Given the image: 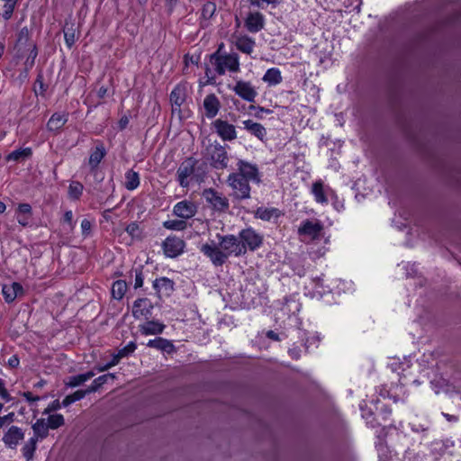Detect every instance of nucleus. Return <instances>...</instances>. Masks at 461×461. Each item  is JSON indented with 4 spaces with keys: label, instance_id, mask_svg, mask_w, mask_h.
<instances>
[{
    "label": "nucleus",
    "instance_id": "f257e3e1",
    "mask_svg": "<svg viewBox=\"0 0 461 461\" xmlns=\"http://www.w3.org/2000/svg\"><path fill=\"white\" fill-rule=\"evenodd\" d=\"M218 242L211 240L200 247V251L209 258L214 267L224 265L230 256L240 257L245 255L243 245L238 237L232 234L216 235Z\"/></svg>",
    "mask_w": 461,
    "mask_h": 461
},
{
    "label": "nucleus",
    "instance_id": "f03ea898",
    "mask_svg": "<svg viewBox=\"0 0 461 461\" xmlns=\"http://www.w3.org/2000/svg\"><path fill=\"white\" fill-rule=\"evenodd\" d=\"M224 44L221 43L215 52L210 55V63L215 73L223 76L226 73L235 74L240 71V57L236 52L222 51Z\"/></svg>",
    "mask_w": 461,
    "mask_h": 461
},
{
    "label": "nucleus",
    "instance_id": "7ed1b4c3",
    "mask_svg": "<svg viewBox=\"0 0 461 461\" xmlns=\"http://www.w3.org/2000/svg\"><path fill=\"white\" fill-rule=\"evenodd\" d=\"M226 182L231 188L232 194L236 199L247 200L250 198V180L232 172L228 176Z\"/></svg>",
    "mask_w": 461,
    "mask_h": 461
},
{
    "label": "nucleus",
    "instance_id": "20e7f679",
    "mask_svg": "<svg viewBox=\"0 0 461 461\" xmlns=\"http://www.w3.org/2000/svg\"><path fill=\"white\" fill-rule=\"evenodd\" d=\"M206 152L213 168L222 170L228 167L229 156L224 146L215 141L206 148Z\"/></svg>",
    "mask_w": 461,
    "mask_h": 461
},
{
    "label": "nucleus",
    "instance_id": "39448f33",
    "mask_svg": "<svg viewBox=\"0 0 461 461\" xmlns=\"http://www.w3.org/2000/svg\"><path fill=\"white\" fill-rule=\"evenodd\" d=\"M197 160L193 157L186 158L178 167L176 171V179L181 187H187L190 185V179L194 175Z\"/></svg>",
    "mask_w": 461,
    "mask_h": 461
},
{
    "label": "nucleus",
    "instance_id": "423d86ee",
    "mask_svg": "<svg viewBox=\"0 0 461 461\" xmlns=\"http://www.w3.org/2000/svg\"><path fill=\"white\" fill-rule=\"evenodd\" d=\"M239 240L243 245L245 253L249 249L251 251L258 249L263 243V236L252 228H247L240 231Z\"/></svg>",
    "mask_w": 461,
    "mask_h": 461
},
{
    "label": "nucleus",
    "instance_id": "0eeeda50",
    "mask_svg": "<svg viewBox=\"0 0 461 461\" xmlns=\"http://www.w3.org/2000/svg\"><path fill=\"white\" fill-rule=\"evenodd\" d=\"M234 173L250 180L252 183H261V175L258 167L247 160L239 159L237 161V168Z\"/></svg>",
    "mask_w": 461,
    "mask_h": 461
},
{
    "label": "nucleus",
    "instance_id": "6e6552de",
    "mask_svg": "<svg viewBox=\"0 0 461 461\" xmlns=\"http://www.w3.org/2000/svg\"><path fill=\"white\" fill-rule=\"evenodd\" d=\"M231 90L248 103H254L258 96V91L250 81L237 79Z\"/></svg>",
    "mask_w": 461,
    "mask_h": 461
},
{
    "label": "nucleus",
    "instance_id": "1a4fd4ad",
    "mask_svg": "<svg viewBox=\"0 0 461 461\" xmlns=\"http://www.w3.org/2000/svg\"><path fill=\"white\" fill-rule=\"evenodd\" d=\"M185 242L176 236H168L162 243L164 254L167 258H176L184 252Z\"/></svg>",
    "mask_w": 461,
    "mask_h": 461
},
{
    "label": "nucleus",
    "instance_id": "9d476101",
    "mask_svg": "<svg viewBox=\"0 0 461 461\" xmlns=\"http://www.w3.org/2000/svg\"><path fill=\"white\" fill-rule=\"evenodd\" d=\"M212 127L218 136L224 141H231L237 139L235 126L227 121L217 119L212 122Z\"/></svg>",
    "mask_w": 461,
    "mask_h": 461
},
{
    "label": "nucleus",
    "instance_id": "9b49d317",
    "mask_svg": "<svg viewBox=\"0 0 461 461\" xmlns=\"http://www.w3.org/2000/svg\"><path fill=\"white\" fill-rule=\"evenodd\" d=\"M203 196L212 208L219 212H225L229 209L228 199L212 188L203 191Z\"/></svg>",
    "mask_w": 461,
    "mask_h": 461
},
{
    "label": "nucleus",
    "instance_id": "f8f14e48",
    "mask_svg": "<svg viewBox=\"0 0 461 461\" xmlns=\"http://www.w3.org/2000/svg\"><path fill=\"white\" fill-rule=\"evenodd\" d=\"M25 433L23 429L18 426L11 425L3 436L4 444L11 449H15L22 440H23Z\"/></svg>",
    "mask_w": 461,
    "mask_h": 461
},
{
    "label": "nucleus",
    "instance_id": "ddd939ff",
    "mask_svg": "<svg viewBox=\"0 0 461 461\" xmlns=\"http://www.w3.org/2000/svg\"><path fill=\"white\" fill-rule=\"evenodd\" d=\"M196 212L197 206L194 202L188 200L178 202L173 207L174 215L183 220L193 218Z\"/></svg>",
    "mask_w": 461,
    "mask_h": 461
},
{
    "label": "nucleus",
    "instance_id": "4468645a",
    "mask_svg": "<svg viewBox=\"0 0 461 461\" xmlns=\"http://www.w3.org/2000/svg\"><path fill=\"white\" fill-rule=\"evenodd\" d=\"M153 305L148 298H139L132 305V315L135 319H149L152 314Z\"/></svg>",
    "mask_w": 461,
    "mask_h": 461
},
{
    "label": "nucleus",
    "instance_id": "2eb2a0df",
    "mask_svg": "<svg viewBox=\"0 0 461 461\" xmlns=\"http://www.w3.org/2000/svg\"><path fill=\"white\" fill-rule=\"evenodd\" d=\"M322 230L323 225L320 221L305 220L301 223L300 227L298 228V234L300 236L309 237L312 240H316L319 238Z\"/></svg>",
    "mask_w": 461,
    "mask_h": 461
},
{
    "label": "nucleus",
    "instance_id": "dca6fc26",
    "mask_svg": "<svg viewBox=\"0 0 461 461\" xmlns=\"http://www.w3.org/2000/svg\"><path fill=\"white\" fill-rule=\"evenodd\" d=\"M203 106L204 109V115L208 119H212L220 111L221 102L215 94H209L204 97Z\"/></svg>",
    "mask_w": 461,
    "mask_h": 461
},
{
    "label": "nucleus",
    "instance_id": "f3484780",
    "mask_svg": "<svg viewBox=\"0 0 461 461\" xmlns=\"http://www.w3.org/2000/svg\"><path fill=\"white\" fill-rule=\"evenodd\" d=\"M265 25V19L259 12L249 13L245 20V27L249 32L256 33Z\"/></svg>",
    "mask_w": 461,
    "mask_h": 461
},
{
    "label": "nucleus",
    "instance_id": "a211bd4d",
    "mask_svg": "<svg viewBox=\"0 0 461 461\" xmlns=\"http://www.w3.org/2000/svg\"><path fill=\"white\" fill-rule=\"evenodd\" d=\"M23 293V288L22 285L17 282L6 284L2 286V294L7 303H13L15 298Z\"/></svg>",
    "mask_w": 461,
    "mask_h": 461
},
{
    "label": "nucleus",
    "instance_id": "6ab92c4d",
    "mask_svg": "<svg viewBox=\"0 0 461 461\" xmlns=\"http://www.w3.org/2000/svg\"><path fill=\"white\" fill-rule=\"evenodd\" d=\"M234 44L236 48L248 55H250L256 46L255 41L248 35L234 36Z\"/></svg>",
    "mask_w": 461,
    "mask_h": 461
},
{
    "label": "nucleus",
    "instance_id": "aec40b11",
    "mask_svg": "<svg viewBox=\"0 0 461 461\" xmlns=\"http://www.w3.org/2000/svg\"><path fill=\"white\" fill-rule=\"evenodd\" d=\"M68 120V113H55L47 122V129L50 131L58 133Z\"/></svg>",
    "mask_w": 461,
    "mask_h": 461
},
{
    "label": "nucleus",
    "instance_id": "412c9836",
    "mask_svg": "<svg viewBox=\"0 0 461 461\" xmlns=\"http://www.w3.org/2000/svg\"><path fill=\"white\" fill-rule=\"evenodd\" d=\"M165 328V324L158 321H149L139 326L141 334L146 336L161 334Z\"/></svg>",
    "mask_w": 461,
    "mask_h": 461
},
{
    "label": "nucleus",
    "instance_id": "4be33fe9",
    "mask_svg": "<svg viewBox=\"0 0 461 461\" xmlns=\"http://www.w3.org/2000/svg\"><path fill=\"white\" fill-rule=\"evenodd\" d=\"M242 124L246 131L257 137L258 140H263L266 138L267 130L261 123L256 122L252 120H245L242 122Z\"/></svg>",
    "mask_w": 461,
    "mask_h": 461
},
{
    "label": "nucleus",
    "instance_id": "5701e85b",
    "mask_svg": "<svg viewBox=\"0 0 461 461\" xmlns=\"http://www.w3.org/2000/svg\"><path fill=\"white\" fill-rule=\"evenodd\" d=\"M147 346L168 354L174 352L176 349L175 346L170 340L162 337H157L153 339H149L147 343Z\"/></svg>",
    "mask_w": 461,
    "mask_h": 461
},
{
    "label": "nucleus",
    "instance_id": "b1692460",
    "mask_svg": "<svg viewBox=\"0 0 461 461\" xmlns=\"http://www.w3.org/2000/svg\"><path fill=\"white\" fill-rule=\"evenodd\" d=\"M282 215L279 209L274 207H258L255 212V217L262 221H269L273 219H278Z\"/></svg>",
    "mask_w": 461,
    "mask_h": 461
},
{
    "label": "nucleus",
    "instance_id": "393cba45",
    "mask_svg": "<svg viewBox=\"0 0 461 461\" xmlns=\"http://www.w3.org/2000/svg\"><path fill=\"white\" fill-rule=\"evenodd\" d=\"M33 436L36 440L41 441L49 435V426L45 419H38L32 426Z\"/></svg>",
    "mask_w": 461,
    "mask_h": 461
},
{
    "label": "nucleus",
    "instance_id": "a878e982",
    "mask_svg": "<svg viewBox=\"0 0 461 461\" xmlns=\"http://www.w3.org/2000/svg\"><path fill=\"white\" fill-rule=\"evenodd\" d=\"M153 287L158 294L169 295L174 291V282L167 277L157 278L153 283Z\"/></svg>",
    "mask_w": 461,
    "mask_h": 461
},
{
    "label": "nucleus",
    "instance_id": "bb28decb",
    "mask_svg": "<svg viewBox=\"0 0 461 461\" xmlns=\"http://www.w3.org/2000/svg\"><path fill=\"white\" fill-rule=\"evenodd\" d=\"M106 154L105 149L104 145L101 143L97 145L95 149L91 152L88 159V165L91 168V170H95L100 164V162L103 160Z\"/></svg>",
    "mask_w": 461,
    "mask_h": 461
},
{
    "label": "nucleus",
    "instance_id": "cd10ccee",
    "mask_svg": "<svg viewBox=\"0 0 461 461\" xmlns=\"http://www.w3.org/2000/svg\"><path fill=\"white\" fill-rule=\"evenodd\" d=\"M262 80L270 86L280 84L283 80L280 69L277 68H268L263 76Z\"/></svg>",
    "mask_w": 461,
    "mask_h": 461
},
{
    "label": "nucleus",
    "instance_id": "c85d7f7f",
    "mask_svg": "<svg viewBox=\"0 0 461 461\" xmlns=\"http://www.w3.org/2000/svg\"><path fill=\"white\" fill-rule=\"evenodd\" d=\"M185 87L181 85H177L170 94V102L172 106L179 108L185 100Z\"/></svg>",
    "mask_w": 461,
    "mask_h": 461
},
{
    "label": "nucleus",
    "instance_id": "c756f323",
    "mask_svg": "<svg viewBox=\"0 0 461 461\" xmlns=\"http://www.w3.org/2000/svg\"><path fill=\"white\" fill-rule=\"evenodd\" d=\"M38 440L31 437L23 446L21 451L26 461H32L37 449Z\"/></svg>",
    "mask_w": 461,
    "mask_h": 461
},
{
    "label": "nucleus",
    "instance_id": "7c9ffc66",
    "mask_svg": "<svg viewBox=\"0 0 461 461\" xmlns=\"http://www.w3.org/2000/svg\"><path fill=\"white\" fill-rule=\"evenodd\" d=\"M64 39L66 45L70 49L78 39V33L77 34L75 25L73 23H66L63 29Z\"/></svg>",
    "mask_w": 461,
    "mask_h": 461
},
{
    "label": "nucleus",
    "instance_id": "2f4dec72",
    "mask_svg": "<svg viewBox=\"0 0 461 461\" xmlns=\"http://www.w3.org/2000/svg\"><path fill=\"white\" fill-rule=\"evenodd\" d=\"M32 154L31 148H23L18 149L11 153H9L6 157L7 161H23L29 158Z\"/></svg>",
    "mask_w": 461,
    "mask_h": 461
},
{
    "label": "nucleus",
    "instance_id": "473e14b6",
    "mask_svg": "<svg viewBox=\"0 0 461 461\" xmlns=\"http://www.w3.org/2000/svg\"><path fill=\"white\" fill-rule=\"evenodd\" d=\"M140 185V176L137 172L132 169L128 170L125 173V183L124 186L127 190H135Z\"/></svg>",
    "mask_w": 461,
    "mask_h": 461
},
{
    "label": "nucleus",
    "instance_id": "72a5a7b5",
    "mask_svg": "<svg viewBox=\"0 0 461 461\" xmlns=\"http://www.w3.org/2000/svg\"><path fill=\"white\" fill-rule=\"evenodd\" d=\"M127 283L123 280H117L112 285V296L115 300H121L123 298L127 291Z\"/></svg>",
    "mask_w": 461,
    "mask_h": 461
},
{
    "label": "nucleus",
    "instance_id": "f704fd0d",
    "mask_svg": "<svg viewBox=\"0 0 461 461\" xmlns=\"http://www.w3.org/2000/svg\"><path fill=\"white\" fill-rule=\"evenodd\" d=\"M114 377H115V375L113 374H111V373L100 375L97 378H95L93 381L92 384L86 390H85V391L87 392V393H95L104 384H105L108 381V379H110V378L113 379Z\"/></svg>",
    "mask_w": 461,
    "mask_h": 461
},
{
    "label": "nucleus",
    "instance_id": "c9c22d12",
    "mask_svg": "<svg viewBox=\"0 0 461 461\" xmlns=\"http://www.w3.org/2000/svg\"><path fill=\"white\" fill-rule=\"evenodd\" d=\"M312 192L317 203H325L328 202V199L324 194L323 185L321 182L313 183Z\"/></svg>",
    "mask_w": 461,
    "mask_h": 461
},
{
    "label": "nucleus",
    "instance_id": "e433bc0d",
    "mask_svg": "<svg viewBox=\"0 0 461 461\" xmlns=\"http://www.w3.org/2000/svg\"><path fill=\"white\" fill-rule=\"evenodd\" d=\"M163 227L171 230H184L187 227L185 220H167L163 222Z\"/></svg>",
    "mask_w": 461,
    "mask_h": 461
},
{
    "label": "nucleus",
    "instance_id": "4c0bfd02",
    "mask_svg": "<svg viewBox=\"0 0 461 461\" xmlns=\"http://www.w3.org/2000/svg\"><path fill=\"white\" fill-rule=\"evenodd\" d=\"M87 394V392L85 390H77L72 394L67 395L62 401V406L68 407L73 402L83 399Z\"/></svg>",
    "mask_w": 461,
    "mask_h": 461
},
{
    "label": "nucleus",
    "instance_id": "58836bf2",
    "mask_svg": "<svg viewBox=\"0 0 461 461\" xmlns=\"http://www.w3.org/2000/svg\"><path fill=\"white\" fill-rule=\"evenodd\" d=\"M84 186L80 182L72 181L68 186V195L71 199L77 200L83 193Z\"/></svg>",
    "mask_w": 461,
    "mask_h": 461
},
{
    "label": "nucleus",
    "instance_id": "ea45409f",
    "mask_svg": "<svg viewBox=\"0 0 461 461\" xmlns=\"http://www.w3.org/2000/svg\"><path fill=\"white\" fill-rule=\"evenodd\" d=\"M46 422L50 429H56L61 427L64 424L65 420L62 414H53L49 416Z\"/></svg>",
    "mask_w": 461,
    "mask_h": 461
},
{
    "label": "nucleus",
    "instance_id": "a19ab883",
    "mask_svg": "<svg viewBox=\"0 0 461 461\" xmlns=\"http://www.w3.org/2000/svg\"><path fill=\"white\" fill-rule=\"evenodd\" d=\"M136 348H137V346H136L135 342H133V341L129 342L125 347H123L118 350V352L116 353L117 357L122 359L123 357H128L129 355L132 354L135 351Z\"/></svg>",
    "mask_w": 461,
    "mask_h": 461
},
{
    "label": "nucleus",
    "instance_id": "79ce46f5",
    "mask_svg": "<svg viewBox=\"0 0 461 461\" xmlns=\"http://www.w3.org/2000/svg\"><path fill=\"white\" fill-rule=\"evenodd\" d=\"M30 41V32L26 27L20 30L17 37V45L22 48L25 47Z\"/></svg>",
    "mask_w": 461,
    "mask_h": 461
},
{
    "label": "nucleus",
    "instance_id": "37998d69",
    "mask_svg": "<svg viewBox=\"0 0 461 461\" xmlns=\"http://www.w3.org/2000/svg\"><path fill=\"white\" fill-rule=\"evenodd\" d=\"M126 231L133 239H140L141 237V230L137 222H131L126 227Z\"/></svg>",
    "mask_w": 461,
    "mask_h": 461
},
{
    "label": "nucleus",
    "instance_id": "c03bdc74",
    "mask_svg": "<svg viewBox=\"0 0 461 461\" xmlns=\"http://www.w3.org/2000/svg\"><path fill=\"white\" fill-rule=\"evenodd\" d=\"M85 383L82 374L69 377L66 384L69 387H77Z\"/></svg>",
    "mask_w": 461,
    "mask_h": 461
},
{
    "label": "nucleus",
    "instance_id": "a18cd8bd",
    "mask_svg": "<svg viewBox=\"0 0 461 461\" xmlns=\"http://www.w3.org/2000/svg\"><path fill=\"white\" fill-rule=\"evenodd\" d=\"M215 5L212 3H207L203 7V16L205 18H211L215 12Z\"/></svg>",
    "mask_w": 461,
    "mask_h": 461
},
{
    "label": "nucleus",
    "instance_id": "49530a36",
    "mask_svg": "<svg viewBox=\"0 0 461 461\" xmlns=\"http://www.w3.org/2000/svg\"><path fill=\"white\" fill-rule=\"evenodd\" d=\"M15 5H16V2H5V5L4 6L5 11H4V14H3V17L5 20H8V19L11 18V16L13 14V12L14 10Z\"/></svg>",
    "mask_w": 461,
    "mask_h": 461
},
{
    "label": "nucleus",
    "instance_id": "de8ad7c7",
    "mask_svg": "<svg viewBox=\"0 0 461 461\" xmlns=\"http://www.w3.org/2000/svg\"><path fill=\"white\" fill-rule=\"evenodd\" d=\"M81 230L84 237L89 236L92 230V222L87 219H84L81 221Z\"/></svg>",
    "mask_w": 461,
    "mask_h": 461
},
{
    "label": "nucleus",
    "instance_id": "09e8293b",
    "mask_svg": "<svg viewBox=\"0 0 461 461\" xmlns=\"http://www.w3.org/2000/svg\"><path fill=\"white\" fill-rule=\"evenodd\" d=\"M19 214L32 216V206L29 203H20L17 207Z\"/></svg>",
    "mask_w": 461,
    "mask_h": 461
},
{
    "label": "nucleus",
    "instance_id": "8fccbe9b",
    "mask_svg": "<svg viewBox=\"0 0 461 461\" xmlns=\"http://www.w3.org/2000/svg\"><path fill=\"white\" fill-rule=\"evenodd\" d=\"M143 285V275L140 269L135 270L134 288H140Z\"/></svg>",
    "mask_w": 461,
    "mask_h": 461
},
{
    "label": "nucleus",
    "instance_id": "3c124183",
    "mask_svg": "<svg viewBox=\"0 0 461 461\" xmlns=\"http://www.w3.org/2000/svg\"><path fill=\"white\" fill-rule=\"evenodd\" d=\"M251 5L257 6V7H262L264 4L270 5V4H276V0H249Z\"/></svg>",
    "mask_w": 461,
    "mask_h": 461
},
{
    "label": "nucleus",
    "instance_id": "603ef678",
    "mask_svg": "<svg viewBox=\"0 0 461 461\" xmlns=\"http://www.w3.org/2000/svg\"><path fill=\"white\" fill-rule=\"evenodd\" d=\"M64 221L68 223L72 230L74 228L73 223V212L72 211H67L64 214Z\"/></svg>",
    "mask_w": 461,
    "mask_h": 461
},
{
    "label": "nucleus",
    "instance_id": "864d4df0",
    "mask_svg": "<svg viewBox=\"0 0 461 461\" xmlns=\"http://www.w3.org/2000/svg\"><path fill=\"white\" fill-rule=\"evenodd\" d=\"M31 217L32 216L19 214L17 216V221L22 226L25 227L29 224V220L31 219Z\"/></svg>",
    "mask_w": 461,
    "mask_h": 461
},
{
    "label": "nucleus",
    "instance_id": "5fc2aeb1",
    "mask_svg": "<svg viewBox=\"0 0 461 461\" xmlns=\"http://www.w3.org/2000/svg\"><path fill=\"white\" fill-rule=\"evenodd\" d=\"M23 396L29 402H37L40 400V397L39 396H34L31 392H24L23 393Z\"/></svg>",
    "mask_w": 461,
    "mask_h": 461
},
{
    "label": "nucleus",
    "instance_id": "6e6d98bb",
    "mask_svg": "<svg viewBox=\"0 0 461 461\" xmlns=\"http://www.w3.org/2000/svg\"><path fill=\"white\" fill-rule=\"evenodd\" d=\"M129 122H130L129 117H128L127 115H123V116L120 119V121H119V122H118L119 128H120L121 130L125 129V128L127 127V125L129 124Z\"/></svg>",
    "mask_w": 461,
    "mask_h": 461
},
{
    "label": "nucleus",
    "instance_id": "4d7b16f0",
    "mask_svg": "<svg viewBox=\"0 0 461 461\" xmlns=\"http://www.w3.org/2000/svg\"><path fill=\"white\" fill-rule=\"evenodd\" d=\"M0 396L5 402H9L13 400L12 396L6 389L0 392Z\"/></svg>",
    "mask_w": 461,
    "mask_h": 461
},
{
    "label": "nucleus",
    "instance_id": "13d9d810",
    "mask_svg": "<svg viewBox=\"0 0 461 461\" xmlns=\"http://www.w3.org/2000/svg\"><path fill=\"white\" fill-rule=\"evenodd\" d=\"M120 360H121V359H120L119 357H117V355H116V354H114V355H113V357H112L111 361H109V362H108V363H106V364H107V365H108V366L111 368V367H113V366H114L118 365V364H119V362H120Z\"/></svg>",
    "mask_w": 461,
    "mask_h": 461
},
{
    "label": "nucleus",
    "instance_id": "bf43d9fd",
    "mask_svg": "<svg viewBox=\"0 0 461 461\" xmlns=\"http://www.w3.org/2000/svg\"><path fill=\"white\" fill-rule=\"evenodd\" d=\"M3 417L11 425L14 421L15 414H14V412H10Z\"/></svg>",
    "mask_w": 461,
    "mask_h": 461
},
{
    "label": "nucleus",
    "instance_id": "052dcab7",
    "mask_svg": "<svg viewBox=\"0 0 461 461\" xmlns=\"http://www.w3.org/2000/svg\"><path fill=\"white\" fill-rule=\"evenodd\" d=\"M28 46L29 50H31L30 56L32 58V59H34L37 57L36 46L33 43H30Z\"/></svg>",
    "mask_w": 461,
    "mask_h": 461
},
{
    "label": "nucleus",
    "instance_id": "680f3d73",
    "mask_svg": "<svg viewBox=\"0 0 461 461\" xmlns=\"http://www.w3.org/2000/svg\"><path fill=\"white\" fill-rule=\"evenodd\" d=\"M107 93V88L104 86H101L97 91V95L100 98H104Z\"/></svg>",
    "mask_w": 461,
    "mask_h": 461
},
{
    "label": "nucleus",
    "instance_id": "e2e57ef3",
    "mask_svg": "<svg viewBox=\"0 0 461 461\" xmlns=\"http://www.w3.org/2000/svg\"><path fill=\"white\" fill-rule=\"evenodd\" d=\"M210 72H211L210 68H206V71H205V75H206V77H208V79H207V83H208V84H214V83H215V78H214L213 77H210V75H209V74H210Z\"/></svg>",
    "mask_w": 461,
    "mask_h": 461
},
{
    "label": "nucleus",
    "instance_id": "0e129e2a",
    "mask_svg": "<svg viewBox=\"0 0 461 461\" xmlns=\"http://www.w3.org/2000/svg\"><path fill=\"white\" fill-rule=\"evenodd\" d=\"M249 109H253V110H254V109H258V112H260V113H267V114H269V113H271V111H270L269 109H266V108H264V107H256V106H254V105H250V106H249Z\"/></svg>",
    "mask_w": 461,
    "mask_h": 461
},
{
    "label": "nucleus",
    "instance_id": "69168bd1",
    "mask_svg": "<svg viewBox=\"0 0 461 461\" xmlns=\"http://www.w3.org/2000/svg\"><path fill=\"white\" fill-rule=\"evenodd\" d=\"M267 335L271 339H274V340L279 339L278 335L273 330H269Z\"/></svg>",
    "mask_w": 461,
    "mask_h": 461
},
{
    "label": "nucleus",
    "instance_id": "338daca9",
    "mask_svg": "<svg viewBox=\"0 0 461 461\" xmlns=\"http://www.w3.org/2000/svg\"><path fill=\"white\" fill-rule=\"evenodd\" d=\"M82 375L84 377L85 382H86L95 375V373L93 371H89L87 373L82 374Z\"/></svg>",
    "mask_w": 461,
    "mask_h": 461
},
{
    "label": "nucleus",
    "instance_id": "774afa93",
    "mask_svg": "<svg viewBox=\"0 0 461 461\" xmlns=\"http://www.w3.org/2000/svg\"><path fill=\"white\" fill-rule=\"evenodd\" d=\"M110 367L108 366L107 364L104 365V366H95V369L98 371V372H104L106 370H108Z\"/></svg>",
    "mask_w": 461,
    "mask_h": 461
}]
</instances>
